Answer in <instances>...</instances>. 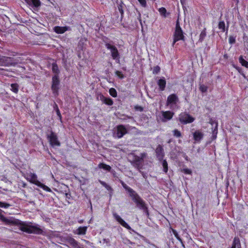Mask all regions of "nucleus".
<instances>
[{
    "label": "nucleus",
    "mask_w": 248,
    "mask_h": 248,
    "mask_svg": "<svg viewBox=\"0 0 248 248\" xmlns=\"http://www.w3.org/2000/svg\"><path fill=\"white\" fill-rule=\"evenodd\" d=\"M17 226L20 230L29 234H43L44 231L40 226L31 222L22 221L19 219Z\"/></svg>",
    "instance_id": "f257e3e1"
},
{
    "label": "nucleus",
    "mask_w": 248,
    "mask_h": 248,
    "mask_svg": "<svg viewBox=\"0 0 248 248\" xmlns=\"http://www.w3.org/2000/svg\"><path fill=\"white\" fill-rule=\"evenodd\" d=\"M120 183L123 187L125 189V190H126L129 193L130 197L131 198L132 201L136 203L139 208L142 210L143 208L147 206L145 202L141 199V198L135 191L128 186L123 181H121Z\"/></svg>",
    "instance_id": "f03ea898"
},
{
    "label": "nucleus",
    "mask_w": 248,
    "mask_h": 248,
    "mask_svg": "<svg viewBox=\"0 0 248 248\" xmlns=\"http://www.w3.org/2000/svg\"><path fill=\"white\" fill-rule=\"evenodd\" d=\"M131 155L132 156L131 164L134 168L140 170L142 168V164L144 158L147 156V153H141L140 156L134 153L131 154Z\"/></svg>",
    "instance_id": "7ed1b4c3"
},
{
    "label": "nucleus",
    "mask_w": 248,
    "mask_h": 248,
    "mask_svg": "<svg viewBox=\"0 0 248 248\" xmlns=\"http://www.w3.org/2000/svg\"><path fill=\"white\" fill-rule=\"evenodd\" d=\"M28 178L27 179L31 183L35 185L36 186L42 188L43 190L51 192H52L51 189L46 186V185L42 184L37 180V176L34 173L30 172L27 174Z\"/></svg>",
    "instance_id": "20e7f679"
},
{
    "label": "nucleus",
    "mask_w": 248,
    "mask_h": 248,
    "mask_svg": "<svg viewBox=\"0 0 248 248\" xmlns=\"http://www.w3.org/2000/svg\"><path fill=\"white\" fill-rule=\"evenodd\" d=\"M194 117L186 112H183L179 114L178 120L182 124H191L195 121Z\"/></svg>",
    "instance_id": "39448f33"
},
{
    "label": "nucleus",
    "mask_w": 248,
    "mask_h": 248,
    "mask_svg": "<svg viewBox=\"0 0 248 248\" xmlns=\"http://www.w3.org/2000/svg\"><path fill=\"white\" fill-rule=\"evenodd\" d=\"M49 134H46V138L49 142L50 145L52 147L60 146L61 142L58 139L57 134L51 129L49 131Z\"/></svg>",
    "instance_id": "423d86ee"
},
{
    "label": "nucleus",
    "mask_w": 248,
    "mask_h": 248,
    "mask_svg": "<svg viewBox=\"0 0 248 248\" xmlns=\"http://www.w3.org/2000/svg\"><path fill=\"white\" fill-rule=\"evenodd\" d=\"M105 46L106 48L110 51L112 59L119 62L120 60V55L117 47L109 43H106Z\"/></svg>",
    "instance_id": "0eeeda50"
},
{
    "label": "nucleus",
    "mask_w": 248,
    "mask_h": 248,
    "mask_svg": "<svg viewBox=\"0 0 248 248\" xmlns=\"http://www.w3.org/2000/svg\"><path fill=\"white\" fill-rule=\"evenodd\" d=\"M184 36L183 35V31L180 26L178 21L177 20L176 25L175 31L174 33V40L172 46H173L176 42L179 40H184Z\"/></svg>",
    "instance_id": "6e6552de"
},
{
    "label": "nucleus",
    "mask_w": 248,
    "mask_h": 248,
    "mask_svg": "<svg viewBox=\"0 0 248 248\" xmlns=\"http://www.w3.org/2000/svg\"><path fill=\"white\" fill-rule=\"evenodd\" d=\"M60 85V81L59 78H52L51 90L55 97H57L59 95Z\"/></svg>",
    "instance_id": "1a4fd4ad"
},
{
    "label": "nucleus",
    "mask_w": 248,
    "mask_h": 248,
    "mask_svg": "<svg viewBox=\"0 0 248 248\" xmlns=\"http://www.w3.org/2000/svg\"><path fill=\"white\" fill-rule=\"evenodd\" d=\"M127 133V130L124 125L123 124H119L116 126L115 134L117 138H122Z\"/></svg>",
    "instance_id": "9d476101"
},
{
    "label": "nucleus",
    "mask_w": 248,
    "mask_h": 248,
    "mask_svg": "<svg viewBox=\"0 0 248 248\" xmlns=\"http://www.w3.org/2000/svg\"><path fill=\"white\" fill-rule=\"evenodd\" d=\"M156 156L157 159L161 161L163 160L165 153L163 146L160 144L158 145L155 150Z\"/></svg>",
    "instance_id": "9b49d317"
},
{
    "label": "nucleus",
    "mask_w": 248,
    "mask_h": 248,
    "mask_svg": "<svg viewBox=\"0 0 248 248\" xmlns=\"http://www.w3.org/2000/svg\"><path fill=\"white\" fill-rule=\"evenodd\" d=\"M178 101V98L177 96L174 93L171 94L167 97L166 105L169 106L172 105H175Z\"/></svg>",
    "instance_id": "f8f14e48"
},
{
    "label": "nucleus",
    "mask_w": 248,
    "mask_h": 248,
    "mask_svg": "<svg viewBox=\"0 0 248 248\" xmlns=\"http://www.w3.org/2000/svg\"><path fill=\"white\" fill-rule=\"evenodd\" d=\"M113 216L116 219L117 221H118L123 227L128 230H131L130 226L121 217L118 215L117 213H115L113 214Z\"/></svg>",
    "instance_id": "ddd939ff"
},
{
    "label": "nucleus",
    "mask_w": 248,
    "mask_h": 248,
    "mask_svg": "<svg viewBox=\"0 0 248 248\" xmlns=\"http://www.w3.org/2000/svg\"><path fill=\"white\" fill-rule=\"evenodd\" d=\"M0 220L3 221V222L5 223L6 224L16 226H17V224L19 220V219H8L1 214L0 215Z\"/></svg>",
    "instance_id": "4468645a"
},
{
    "label": "nucleus",
    "mask_w": 248,
    "mask_h": 248,
    "mask_svg": "<svg viewBox=\"0 0 248 248\" xmlns=\"http://www.w3.org/2000/svg\"><path fill=\"white\" fill-rule=\"evenodd\" d=\"M193 140L196 142H200L203 139L204 134L203 133L199 130H196L193 133Z\"/></svg>",
    "instance_id": "2eb2a0df"
},
{
    "label": "nucleus",
    "mask_w": 248,
    "mask_h": 248,
    "mask_svg": "<svg viewBox=\"0 0 248 248\" xmlns=\"http://www.w3.org/2000/svg\"><path fill=\"white\" fill-rule=\"evenodd\" d=\"M66 242L73 248H80L78 246V243L74 238L68 237L66 239Z\"/></svg>",
    "instance_id": "dca6fc26"
},
{
    "label": "nucleus",
    "mask_w": 248,
    "mask_h": 248,
    "mask_svg": "<svg viewBox=\"0 0 248 248\" xmlns=\"http://www.w3.org/2000/svg\"><path fill=\"white\" fill-rule=\"evenodd\" d=\"M162 115L163 118L165 119L166 120H170L172 118L173 116L174 115V113L170 110H168L165 111H162Z\"/></svg>",
    "instance_id": "f3484780"
},
{
    "label": "nucleus",
    "mask_w": 248,
    "mask_h": 248,
    "mask_svg": "<svg viewBox=\"0 0 248 248\" xmlns=\"http://www.w3.org/2000/svg\"><path fill=\"white\" fill-rule=\"evenodd\" d=\"M12 64V59L9 57L0 58V65H8Z\"/></svg>",
    "instance_id": "a211bd4d"
},
{
    "label": "nucleus",
    "mask_w": 248,
    "mask_h": 248,
    "mask_svg": "<svg viewBox=\"0 0 248 248\" xmlns=\"http://www.w3.org/2000/svg\"><path fill=\"white\" fill-rule=\"evenodd\" d=\"M100 99L103 103L107 105L111 106L113 105V100L110 98L106 97L102 94L100 96Z\"/></svg>",
    "instance_id": "6ab92c4d"
},
{
    "label": "nucleus",
    "mask_w": 248,
    "mask_h": 248,
    "mask_svg": "<svg viewBox=\"0 0 248 248\" xmlns=\"http://www.w3.org/2000/svg\"><path fill=\"white\" fill-rule=\"evenodd\" d=\"M87 229L88 227L87 226H80L76 230L74 233L78 235H85L86 233Z\"/></svg>",
    "instance_id": "aec40b11"
},
{
    "label": "nucleus",
    "mask_w": 248,
    "mask_h": 248,
    "mask_svg": "<svg viewBox=\"0 0 248 248\" xmlns=\"http://www.w3.org/2000/svg\"><path fill=\"white\" fill-rule=\"evenodd\" d=\"M231 248H242L240 239L238 237H235L233 238Z\"/></svg>",
    "instance_id": "412c9836"
},
{
    "label": "nucleus",
    "mask_w": 248,
    "mask_h": 248,
    "mask_svg": "<svg viewBox=\"0 0 248 248\" xmlns=\"http://www.w3.org/2000/svg\"><path fill=\"white\" fill-rule=\"evenodd\" d=\"M157 85L159 86V89L160 91H163L165 90L166 81L163 78H160L157 81Z\"/></svg>",
    "instance_id": "4be33fe9"
},
{
    "label": "nucleus",
    "mask_w": 248,
    "mask_h": 248,
    "mask_svg": "<svg viewBox=\"0 0 248 248\" xmlns=\"http://www.w3.org/2000/svg\"><path fill=\"white\" fill-rule=\"evenodd\" d=\"M29 5L38 7L40 6V0H24Z\"/></svg>",
    "instance_id": "5701e85b"
},
{
    "label": "nucleus",
    "mask_w": 248,
    "mask_h": 248,
    "mask_svg": "<svg viewBox=\"0 0 248 248\" xmlns=\"http://www.w3.org/2000/svg\"><path fill=\"white\" fill-rule=\"evenodd\" d=\"M54 31L57 33H63L68 30V28L66 27H55L54 28Z\"/></svg>",
    "instance_id": "b1692460"
},
{
    "label": "nucleus",
    "mask_w": 248,
    "mask_h": 248,
    "mask_svg": "<svg viewBox=\"0 0 248 248\" xmlns=\"http://www.w3.org/2000/svg\"><path fill=\"white\" fill-rule=\"evenodd\" d=\"M98 167L99 169H102L108 171H110L111 170V167L109 165L104 163H100L98 165Z\"/></svg>",
    "instance_id": "393cba45"
},
{
    "label": "nucleus",
    "mask_w": 248,
    "mask_h": 248,
    "mask_svg": "<svg viewBox=\"0 0 248 248\" xmlns=\"http://www.w3.org/2000/svg\"><path fill=\"white\" fill-rule=\"evenodd\" d=\"M11 90L14 93H17L19 90V85L17 83H12L11 84Z\"/></svg>",
    "instance_id": "a878e982"
},
{
    "label": "nucleus",
    "mask_w": 248,
    "mask_h": 248,
    "mask_svg": "<svg viewBox=\"0 0 248 248\" xmlns=\"http://www.w3.org/2000/svg\"><path fill=\"white\" fill-rule=\"evenodd\" d=\"M172 233L174 234V236L175 237V238L181 243L183 247H184L185 246H184L183 241L182 239H181V238L179 235L177 231L174 229H172Z\"/></svg>",
    "instance_id": "bb28decb"
},
{
    "label": "nucleus",
    "mask_w": 248,
    "mask_h": 248,
    "mask_svg": "<svg viewBox=\"0 0 248 248\" xmlns=\"http://www.w3.org/2000/svg\"><path fill=\"white\" fill-rule=\"evenodd\" d=\"M162 165L163 168V171L164 172L167 173L168 171V165L167 161L166 159H163L161 160Z\"/></svg>",
    "instance_id": "cd10ccee"
},
{
    "label": "nucleus",
    "mask_w": 248,
    "mask_h": 248,
    "mask_svg": "<svg viewBox=\"0 0 248 248\" xmlns=\"http://www.w3.org/2000/svg\"><path fill=\"white\" fill-rule=\"evenodd\" d=\"M99 183L101 184L102 186H104L108 190L110 191H112L113 189L110 186L107 184L106 182L99 180Z\"/></svg>",
    "instance_id": "c85d7f7f"
},
{
    "label": "nucleus",
    "mask_w": 248,
    "mask_h": 248,
    "mask_svg": "<svg viewBox=\"0 0 248 248\" xmlns=\"http://www.w3.org/2000/svg\"><path fill=\"white\" fill-rule=\"evenodd\" d=\"M52 69L53 73H54L56 74L53 78H57V74L58 73L59 71L58 67L57 65L55 63H53Z\"/></svg>",
    "instance_id": "c756f323"
},
{
    "label": "nucleus",
    "mask_w": 248,
    "mask_h": 248,
    "mask_svg": "<svg viewBox=\"0 0 248 248\" xmlns=\"http://www.w3.org/2000/svg\"><path fill=\"white\" fill-rule=\"evenodd\" d=\"M210 123L212 125H213L214 124H215L216 125H215V127L214 130L213 131V134L217 135V126H218L217 123V122H214V121H212V120L211 119L210 121Z\"/></svg>",
    "instance_id": "7c9ffc66"
},
{
    "label": "nucleus",
    "mask_w": 248,
    "mask_h": 248,
    "mask_svg": "<svg viewBox=\"0 0 248 248\" xmlns=\"http://www.w3.org/2000/svg\"><path fill=\"white\" fill-rule=\"evenodd\" d=\"M239 62L241 63V64L247 67L248 68V62L245 60L242 56H241L239 59Z\"/></svg>",
    "instance_id": "2f4dec72"
},
{
    "label": "nucleus",
    "mask_w": 248,
    "mask_h": 248,
    "mask_svg": "<svg viewBox=\"0 0 248 248\" xmlns=\"http://www.w3.org/2000/svg\"><path fill=\"white\" fill-rule=\"evenodd\" d=\"M172 133L173 136L176 138H180L182 137V134L181 132L177 129L173 130Z\"/></svg>",
    "instance_id": "473e14b6"
},
{
    "label": "nucleus",
    "mask_w": 248,
    "mask_h": 248,
    "mask_svg": "<svg viewBox=\"0 0 248 248\" xmlns=\"http://www.w3.org/2000/svg\"><path fill=\"white\" fill-rule=\"evenodd\" d=\"M109 93L110 95L113 97H116L117 95L116 90L113 88H111L109 90Z\"/></svg>",
    "instance_id": "72a5a7b5"
},
{
    "label": "nucleus",
    "mask_w": 248,
    "mask_h": 248,
    "mask_svg": "<svg viewBox=\"0 0 248 248\" xmlns=\"http://www.w3.org/2000/svg\"><path fill=\"white\" fill-rule=\"evenodd\" d=\"M159 12L160 14L164 16V17H166L167 16V10L165 8L162 7L159 9Z\"/></svg>",
    "instance_id": "f704fd0d"
},
{
    "label": "nucleus",
    "mask_w": 248,
    "mask_h": 248,
    "mask_svg": "<svg viewBox=\"0 0 248 248\" xmlns=\"http://www.w3.org/2000/svg\"><path fill=\"white\" fill-rule=\"evenodd\" d=\"M199 88H200V90L202 93H205L207 92L208 87L206 85H205L203 84H200Z\"/></svg>",
    "instance_id": "c9c22d12"
},
{
    "label": "nucleus",
    "mask_w": 248,
    "mask_h": 248,
    "mask_svg": "<svg viewBox=\"0 0 248 248\" xmlns=\"http://www.w3.org/2000/svg\"><path fill=\"white\" fill-rule=\"evenodd\" d=\"M218 28L224 32L225 30V24L224 21H220L218 23Z\"/></svg>",
    "instance_id": "e433bc0d"
},
{
    "label": "nucleus",
    "mask_w": 248,
    "mask_h": 248,
    "mask_svg": "<svg viewBox=\"0 0 248 248\" xmlns=\"http://www.w3.org/2000/svg\"><path fill=\"white\" fill-rule=\"evenodd\" d=\"M10 206H11V205L8 203H7L6 202H2L0 201V208L7 209V208H8Z\"/></svg>",
    "instance_id": "4c0bfd02"
},
{
    "label": "nucleus",
    "mask_w": 248,
    "mask_h": 248,
    "mask_svg": "<svg viewBox=\"0 0 248 248\" xmlns=\"http://www.w3.org/2000/svg\"><path fill=\"white\" fill-rule=\"evenodd\" d=\"M54 108H56V113H57V115H58V116L59 117L60 121L61 122H62V116L61 115V114L60 111L58 108V107L56 104H55V107Z\"/></svg>",
    "instance_id": "58836bf2"
},
{
    "label": "nucleus",
    "mask_w": 248,
    "mask_h": 248,
    "mask_svg": "<svg viewBox=\"0 0 248 248\" xmlns=\"http://www.w3.org/2000/svg\"><path fill=\"white\" fill-rule=\"evenodd\" d=\"M160 71V68L159 66L156 65L153 68V73L155 75L158 74Z\"/></svg>",
    "instance_id": "ea45409f"
},
{
    "label": "nucleus",
    "mask_w": 248,
    "mask_h": 248,
    "mask_svg": "<svg viewBox=\"0 0 248 248\" xmlns=\"http://www.w3.org/2000/svg\"><path fill=\"white\" fill-rule=\"evenodd\" d=\"M206 35V34L205 31L204 30L202 31L200 35L199 41L200 42H202Z\"/></svg>",
    "instance_id": "a19ab883"
},
{
    "label": "nucleus",
    "mask_w": 248,
    "mask_h": 248,
    "mask_svg": "<svg viewBox=\"0 0 248 248\" xmlns=\"http://www.w3.org/2000/svg\"><path fill=\"white\" fill-rule=\"evenodd\" d=\"M181 171L186 174L191 175L192 174L191 170L187 168L183 169L181 170Z\"/></svg>",
    "instance_id": "79ce46f5"
},
{
    "label": "nucleus",
    "mask_w": 248,
    "mask_h": 248,
    "mask_svg": "<svg viewBox=\"0 0 248 248\" xmlns=\"http://www.w3.org/2000/svg\"><path fill=\"white\" fill-rule=\"evenodd\" d=\"M142 210L143 211V212L145 213V214H146V215L147 216V217H148L149 216V212L148 211V207L147 206L145 207L144 208H143L142 209Z\"/></svg>",
    "instance_id": "37998d69"
},
{
    "label": "nucleus",
    "mask_w": 248,
    "mask_h": 248,
    "mask_svg": "<svg viewBox=\"0 0 248 248\" xmlns=\"http://www.w3.org/2000/svg\"><path fill=\"white\" fill-rule=\"evenodd\" d=\"M140 4L143 6L145 7L146 5V0H138Z\"/></svg>",
    "instance_id": "c03bdc74"
},
{
    "label": "nucleus",
    "mask_w": 248,
    "mask_h": 248,
    "mask_svg": "<svg viewBox=\"0 0 248 248\" xmlns=\"http://www.w3.org/2000/svg\"><path fill=\"white\" fill-rule=\"evenodd\" d=\"M229 42L231 44H233L235 42V40L232 37H230Z\"/></svg>",
    "instance_id": "a18cd8bd"
},
{
    "label": "nucleus",
    "mask_w": 248,
    "mask_h": 248,
    "mask_svg": "<svg viewBox=\"0 0 248 248\" xmlns=\"http://www.w3.org/2000/svg\"><path fill=\"white\" fill-rule=\"evenodd\" d=\"M116 74L119 77V78H122V74H121V73L119 71H117L116 72Z\"/></svg>",
    "instance_id": "49530a36"
},
{
    "label": "nucleus",
    "mask_w": 248,
    "mask_h": 248,
    "mask_svg": "<svg viewBox=\"0 0 248 248\" xmlns=\"http://www.w3.org/2000/svg\"><path fill=\"white\" fill-rule=\"evenodd\" d=\"M84 222V220L83 219H80V220H78V222L80 224H81V223H83Z\"/></svg>",
    "instance_id": "de8ad7c7"
},
{
    "label": "nucleus",
    "mask_w": 248,
    "mask_h": 248,
    "mask_svg": "<svg viewBox=\"0 0 248 248\" xmlns=\"http://www.w3.org/2000/svg\"><path fill=\"white\" fill-rule=\"evenodd\" d=\"M213 137V139H216V138H217V135H216V134H213V137Z\"/></svg>",
    "instance_id": "09e8293b"
},
{
    "label": "nucleus",
    "mask_w": 248,
    "mask_h": 248,
    "mask_svg": "<svg viewBox=\"0 0 248 248\" xmlns=\"http://www.w3.org/2000/svg\"><path fill=\"white\" fill-rule=\"evenodd\" d=\"M139 109L140 110V111H142L143 110V108L141 107H139Z\"/></svg>",
    "instance_id": "8fccbe9b"
},
{
    "label": "nucleus",
    "mask_w": 248,
    "mask_h": 248,
    "mask_svg": "<svg viewBox=\"0 0 248 248\" xmlns=\"http://www.w3.org/2000/svg\"><path fill=\"white\" fill-rule=\"evenodd\" d=\"M108 79H109V80H108V81H109V82H111V81L110 80V79H111L112 78H109Z\"/></svg>",
    "instance_id": "3c124183"
},
{
    "label": "nucleus",
    "mask_w": 248,
    "mask_h": 248,
    "mask_svg": "<svg viewBox=\"0 0 248 248\" xmlns=\"http://www.w3.org/2000/svg\"><path fill=\"white\" fill-rule=\"evenodd\" d=\"M186 160H187V156H186Z\"/></svg>",
    "instance_id": "603ef678"
},
{
    "label": "nucleus",
    "mask_w": 248,
    "mask_h": 248,
    "mask_svg": "<svg viewBox=\"0 0 248 248\" xmlns=\"http://www.w3.org/2000/svg\"><path fill=\"white\" fill-rule=\"evenodd\" d=\"M248 79V78H247Z\"/></svg>",
    "instance_id": "864d4df0"
},
{
    "label": "nucleus",
    "mask_w": 248,
    "mask_h": 248,
    "mask_svg": "<svg viewBox=\"0 0 248 248\" xmlns=\"http://www.w3.org/2000/svg\"><path fill=\"white\" fill-rule=\"evenodd\" d=\"M48 1H49V0H47Z\"/></svg>",
    "instance_id": "5fc2aeb1"
}]
</instances>
